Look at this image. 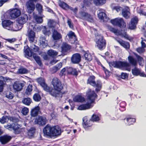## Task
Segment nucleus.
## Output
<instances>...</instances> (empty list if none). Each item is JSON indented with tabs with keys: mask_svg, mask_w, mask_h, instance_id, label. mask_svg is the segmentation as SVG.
<instances>
[{
	"mask_svg": "<svg viewBox=\"0 0 146 146\" xmlns=\"http://www.w3.org/2000/svg\"><path fill=\"white\" fill-rule=\"evenodd\" d=\"M110 22L114 26H118L120 28H122L126 26V23L123 19L121 18H116L111 19L110 20Z\"/></svg>",
	"mask_w": 146,
	"mask_h": 146,
	"instance_id": "7",
	"label": "nucleus"
},
{
	"mask_svg": "<svg viewBox=\"0 0 146 146\" xmlns=\"http://www.w3.org/2000/svg\"><path fill=\"white\" fill-rule=\"evenodd\" d=\"M83 57V58L87 62L90 61L92 59V56L91 54L86 52H84Z\"/></svg>",
	"mask_w": 146,
	"mask_h": 146,
	"instance_id": "35",
	"label": "nucleus"
},
{
	"mask_svg": "<svg viewBox=\"0 0 146 146\" xmlns=\"http://www.w3.org/2000/svg\"><path fill=\"white\" fill-rule=\"evenodd\" d=\"M61 129L59 126H51L47 124L43 130L44 135L49 137H54L59 135L61 133Z\"/></svg>",
	"mask_w": 146,
	"mask_h": 146,
	"instance_id": "1",
	"label": "nucleus"
},
{
	"mask_svg": "<svg viewBox=\"0 0 146 146\" xmlns=\"http://www.w3.org/2000/svg\"><path fill=\"white\" fill-rule=\"evenodd\" d=\"M91 105L90 103H88L86 104H82L79 105L78 108V109L79 110H84L90 108Z\"/></svg>",
	"mask_w": 146,
	"mask_h": 146,
	"instance_id": "31",
	"label": "nucleus"
},
{
	"mask_svg": "<svg viewBox=\"0 0 146 146\" xmlns=\"http://www.w3.org/2000/svg\"><path fill=\"white\" fill-rule=\"evenodd\" d=\"M24 52L25 53V55L29 57L33 56L34 55H35V54L34 52H33L32 50H31V49L29 47L25 49L24 48Z\"/></svg>",
	"mask_w": 146,
	"mask_h": 146,
	"instance_id": "36",
	"label": "nucleus"
},
{
	"mask_svg": "<svg viewBox=\"0 0 146 146\" xmlns=\"http://www.w3.org/2000/svg\"><path fill=\"white\" fill-rule=\"evenodd\" d=\"M47 122V119L45 117L39 116L36 117L35 121L36 124L40 125L43 126L45 125Z\"/></svg>",
	"mask_w": 146,
	"mask_h": 146,
	"instance_id": "11",
	"label": "nucleus"
},
{
	"mask_svg": "<svg viewBox=\"0 0 146 146\" xmlns=\"http://www.w3.org/2000/svg\"><path fill=\"white\" fill-rule=\"evenodd\" d=\"M32 51L35 52H38L39 50V48L38 46H36L35 45H34V47L32 49H31Z\"/></svg>",
	"mask_w": 146,
	"mask_h": 146,
	"instance_id": "59",
	"label": "nucleus"
},
{
	"mask_svg": "<svg viewBox=\"0 0 146 146\" xmlns=\"http://www.w3.org/2000/svg\"><path fill=\"white\" fill-rule=\"evenodd\" d=\"M67 23L69 27L71 28H73V25L70 19H69L67 21Z\"/></svg>",
	"mask_w": 146,
	"mask_h": 146,
	"instance_id": "62",
	"label": "nucleus"
},
{
	"mask_svg": "<svg viewBox=\"0 0 146 146\" xmlns=\"http://www.w3.org/2000/svg\"><path fill=\"white\" fill-rule=\"evenodd\" d=\"M109 64L110 66L115 68H123L128 71H130V64L126 61H121L119 60L113 61L110 62Z\"/></svg>",
	"mask_w": 146,
	"mask_h": 146,
	"instance_id": "3",
	"label": "nucleus"
},
{
	"mask_svg": "<svg viewBox=\"0 0 146 146\" xmlns=\"http://www.w3.org/2000/svg\"><path fill=\"white\" fill-rule=\"evenodd\" d=\"M122 15L125 19H128L129 18L130 12L127 9H123L122 11Z\"/></svg>",
	"mask_w": 146,
	"mask_h": 146,
	"instance_id": "37",
	"label": "nucleus"
},
{
	"mask_svg": "<svg viewBox=\"0 0 146 146\" xmlns=\"http://www.w3.org/2000/svg\"><path fill=\"white\" fill-rule=\"evenodd\" d=\"M4 83L3 80H0V92H3Z\"/></svg>",
	"mask_w": 146,
	"mask_h": 146,
	"instance_id": "55",
	"label": "nucleus"
},
{
	"mask_svg": "<svg viewBox=\"0 0 146 146\" xmlns=\"http://www.w3.org/2000/svg\"><path fill=\"white\" fill-rule=\"evenodd\" d=\"M82 120V125L85 129L92 126L93 125V122L91 120V118L88 119L87 117H84L83 118Z\"/></svg>",
	"mask_w": 146,
	"mask_h": 146,
	"instance_id": "16",
	"label": "nucleus"
},
{
	"mask_svg": "<svg viewBox=\"0 0 146 146\" xmlns=\"http://www.w3.org/2000/svg\"><path fill=\"white\" fill-rule=\"evenodd\" d=\"M123 9V8L119 6H116L113 7V9L115 10L117 12L122 11V10Z\"/></svg>",
	"mask_w": 146,
	"mask_h": 146,
	"instance_id": "54",
	"label": "nucleus"
},
{
	"mask_svg": "<svg viewBox=\"0 0 146 146\" xmlns=\"http://www.w3.org/2000/svg\"><path fill=\"white\" fill-rule=\"evenodd\" d=\"M95 77L94 75L90 76L87 80V84H89L94 87H96L95 91L97 92L99 91L101 88L102 83L100 80H98L96 82Z\"/></svg>",
	"mask_w": 146,
	"mask_h": 146,
	"instance_id": "5",
	"label": "nucleus"
},
{
	"mask_svg": "<svg viewBox=\"0 0 146 146\" xmlns=\"http://www.w3.org/2000/svg\"><path fill=\"white\" fill-rule=\"evenodd\" d=\"M40 108L39 106L35 107L31 111V114L32 117H35L37 116L40 111Z\"/></svg>",
	"mask_w": 146,
	"mask_h": 146,
	"instance_id": "26",
	"label": "nucleus"
},
{
	"mask_svg": "<svg viewBox=\"0 0 146 146\" xmlns=\"http://www.w3.org/2000/svg\"><path fill=\"white\" fill-rule=\"evenodd\" d=\"M95 36L97 47L100 50H103L106 48V41L104 39V36L98 33L95 35Z\"/></svg>",
	"mask_w": 146,
	"mask_h": 146,
	"instance_id": "4",
	"label": "nucleus"
},
{
	"mask_svg": "<svg viewBox=\"0 0 146 146\" xmlns=\"http://www.w3.org/2000/svg\"><path fill=\"white\" fill-rule=\"evenodd\" d=\"M8 0H0V7H2L3 5L7 2Z\"/></svg>",
	"mask_w": 146,
	"mask_h": 146,
	"instance_id": "63",
	"label": "nucleus"
},
{
	"mask_svg": "<svg viewBox=\"0 0 146 146\" xmlns=\"http://www.w3.org/2000/svg\"><path fill=\"white\" fill-rule=\"evenodd\" d=\"M101 115L100 114L94 113L91 116L90 118L93 122L98 123L101 120Z\"/></svg>",
	"mask_w": 146,
	"mask_h": 146,
	"instance_id": "23",
	"label": "nucleus"
},
{
	"mask_svg": "<svg viewBox=\"0 0 146 146\" xmlns=\"http://www.w3.org/2000/svg\"><path fill=\"white\" fill-rule=\"evenodd\" d=\"M12 130L14 131L15 134H18L20 133V131L19 130V127H18L17 124L16 123H13L12 124Z\"/></svg>",
	"mask_w": 146,
	"mask_h": 146,
	"instance_id": "34",
	"label": "nucleus"
},
{
	"mask_svg": "<svg viewBox=\"0 0 146 146\" xmlns=\"http://www.w3.org/2000/svg\"><path fill=\"white\" fill-rule=\"evenodd\" d=\"M106 0H94V2L96 5H102L105 3Z\"/></svg>",
	"mask_w": 146,
	"mask_h": 146,
	"instance_id": "46",
	"label": "nucleus"
},
{
	"mask_svg": "<svg viewBox=\"0 0 146 146\" xmlns=\"http://www.w3.org/2000/svg\"><path fill=\"white\" fill-rule=\"evenodd\" d=\"M40 45L43 48H45L48 45L47 41L46 40L44 36H41L39 40Z\"/></svg>",
	"mask_w": 146,
	"mask_h": 146,
	"instance_id": "30",
	"label": "nucleus"
},
{
	"mask_svg": "<svg viewBox=\"0 0 146 146\" xmlns=\"http://www.w3.org/2000/svg\"><path fill=\"white\" fill-rule=\"evenodd\" d=\"M6 41L5 42H6L7 41L11 43H12L15 41V39L14 38H12L11 39H5Z\"/></svg>",
	"mask_w": 146,
	"mask_h": 146,
	"instance_id": "61",
	"label": "nucleus"
},
{
	"mask_svg": "<svg viewBox=\"0 0 146 146\" xmlns=\"http://www.w3.org/2000/svg\"><path fill=\"white\" fill-rule=\"evenodd\" d=\"M117 42L124 48L126 49H129L130 47V44L128 42H125L121 39H118L117 40Z\"/></svg>",
	"mask_w": 146,
	"mask_h": 146,
	"instance_id": "25",
	"label": "nucleus"
},
{
	"mask_svg": "<svg viewBox=\"0 0 146 146\" xmlns=\"http://www.w3.org/2000/svg\"><path fill=\"white\" fill-rule=\"evenodd\" d=\"M59 6L63 9L66 8H68V5L64 2H61L59 4Z\"/></svg>",
	"mask_w": 146,
	"mask_h": 146,
	"instance_id": "51",
	"label": "nucleus"
},
{
	"mask_svg": "<svg viewBox=\"0 0 146 146\" xmlns=\"http://www.w3.org/2000/svg\"><path fill=\"white\" fill-rule=\"evenodd\" d=\"M27 11L29 14L33 12L35 9V6L34 3L27 1L26 4Z\"/></svg>",
	"mask_w": 146,
	"mask_h": 146,
	"instance_id": "19",
	"label": "nucleus"
},
{
	"mask_svg": "<svg viewBox=\"0 0 146 146\" xmlns=\"http://www.w3.org/2000/svg\"><path fill=\"white\" fill-rule=\"evenodd\" d=\"M22 102L26 105L29 106L32 102V100L29 98H24L22 100Z\"/></svg>",
	"mask_w": 146,
	"mask_h": 146,
	"instance_id": "38",
	"label": "nucleus"
},
{
	"mask_svg": "<svg viewBox=\"0 0 146 146\" xmlns=\"http://www.w3.org/2000/svg\"><path fill=\"white\" fill-rule=\"evenodd\" d=\"M52 84L53 86V89L56 92V91L58 92H61L63 88L61 82L60 80L56 77L54 78L52 80Z\"/></svg>",
	"mask_w": 146,
	"mask_h": 146,
	"instance_id": "6",
	"label": "nucleus"
},
{
	"mask_svg": "<svg viewBox=\"0 0 146 146\" xmlns=\"http://www.w3.org/2000/svg\"><path fill=\"white\" fill-rule=\"evenodd\" d=\"M102 68L104 71V72L106 74V76H108L110 74V71L106 69L104 66H103Z\"/></svg>",
	"mask_w": 146,
	"mask_h": 146,
	"instance_id": "60",
	"label": "nucleus"
},
{
	"mask_svg": "<svg viewBox=\"0 0 146 146\" xmlns=\"http://www.w3.org/2000/svg\"><path fill=\"white\" fill-rule=\"evenodd\" d=\"M7 119H9L8 116L7 115H4L2 118H0V122L2 124H4L6 122Z\"/></svg>",
	"mask_w": 146,
	"mask_h": 146,
	"instance_id": "49",
	"label": "nucleus"
},
{
	"mask_svg": "<svg viewBox=\"0 0 146 146\" xmlns=\"http://www.w3.org/2000/svg\"><path fill=\"white\" fill-rule=\"evenodd\" d=\"M33 56L37 64L39 66H41L42 64L40 57L39 56H36L35 53Z\"/></svg>",
	"mask_w": 146,
	"mask_h": 146,
	"instance_id": "41",
	"label": "nucleus"
},
{
	"mask_svg": "<svg viewBox=\"0 0 146 146\" xmlns=\"http://www.w3.org/2000/svg\"><path fill=\"white\" fill-rule=\"evenodd\" d=\"M128 60L129 64L134 66H136L137 64V60L132 56H129L128 57Z\"/></svg>",
	"mask_w": 146,
	"mask_h": 146,
	"instance_id": "29",
	"label": "nucleus"
},
{
	"mask_svg": "<svg viewBox=\"0 0 146 146\" xmlns=\"http://www.w3.org/2000/svg\"><path fill=\"white\" fill-rule=\"evenodd\" d=\"M37 82L43 88L44 90L49 94L55 98L59 97L60 94L56 92L53 89V88L48 86L46 83L45 80L43 78L40 77L36 79Z\"/></svg>",
	"mask_w": 146,
	"mask_h": 146,
	"instance_id": "2",
	"label": "nucleus"
},
{
	"mask_svg": "<svg viewBox=\"0 0 146 146\" xmlns=\"http://www.w3.org/2000/svg\"><path fill=\"white\" fill-rule=\"evenodd\" d=\"M28 70L26 68L22 67L19 68L17 72L20 74H26L28 73Z\"/></svg>",
	"mask_w": 146,
	"mask_h": 146,
	"instance_id": "39",
	"label": "nucleus"
},
{
	"mask_svg": "<svg viewBox=\"0 0 146 146\" xmlns=\"http://www.w3.org/2000/svg\"><path fill=\"white\" fill-rule=\"evenodd\" d=\"M80 14L82 16L84 17L87 21L91 23L93 22V18L90 14L84 11L81 12Z\"/></svg>",
	"mask_w": 146,
	"mask_h": 146,
	"instance_id": "22",
	"label": "nucleus"
},
{
	"mask_svg": "<svg viewBox=\"0 0 146 146\" xmlns=\"http://www.w3.org/2000/svg\"><path fill=\"white\" fill-rule=\"evenodd\" d=\"M12 139V137L7 134L0 136V142L2 145H5L10 142Z\"/></svg>",
	"mask_w": 146,
	"mask_h": 146,
	"instance_id": "15",
	"label": "nucleus"
},
{
	"mask_svg": "<svg viewBox=\"0 0 146 146\" xmlns=\"http://www.w3.org/2000/svg\"><path fill=\"white\" fill-rule=\"evenodd\" d=\"M32 87L33 86L31 85H29L26 89V92H28L29 93L32 90Z\"/></svg>",
	"mask_w": 146,
	"mask_h": 146,
	"instance_id": "57",
	"label": "nucleus"
},
{
	"mask_svg": "<svg viewBox=\"0 0 146 146\" xmlns=\"http://www.w3.org/2000/svg\"><path fill=\"white\" fill-rule=\"evenodd\" d=\"M34 18L37 23L40 24L43 21L42 17L36 15L34 16Z\"/></svg>",
	"mask_w": 146,
	"mask_h": 146,
	"instance_id": "47",
	"label": "nucleus"
},
{
	"mask_svg": "<svg viewBox=\"0 0 146 146\" xmlns=\"http://www.w3.org/2000/svg\"><path fill=\"white\" fill-rule=\"evenodd\" d=\"M108 28L109 30L112 33H114L115 35H121L127 40H130L131 39H132V38L130 37L127 34L126 32H124L123 33H122L119 32L117 29H115L111 26L108 27Z\"/></svg>",
	"mask_w": 146,
	"mask_h": 146,
	"instance_id": "8",
	"label": "nucleus"
},
{
	"mask_svg": "<svg viewBox=\"0 0 146 146\" xmlns=\"http://www.w3.org/2000/svg\"><path fill=\"white\" fill-rule=\"evenodd\" d=\"M126 121V124L128 125H133L136 121V119L134 118L131 117H126L124 119Z\"/></svg>",
	"mask_w": 146,
	"mask_h": 146,
	"instance_id": "33",
	"label": "nucleus"
},
{
	"mask_svg": "<svg viewBox=\"0 0 146 146\" xmlns=\"http://www.w3.org/2000/svg\"><path fill=\"white\" fill-rule=\"evenodd\" d=\"M75 102H82L85 100V98L81 95H77L73 99Z\"/></svg>",
	"mask_w": 146,
	"mask_h": 146,
	"instance_id": "32",
	"label": "nucleus"
},
{
	"mask_svg": "<svg viewBox=\"0 0 146 146\" xmlns=\"http://www.w3.org/2000/svg\"><path fill=\"white\" fill-rule=\"evenodd\" d=\"M28 17L27 15L22 14L17 20V22L21 25L25 23L28 20Z\"/></svg>",
	"mask_w": 146,
	"mask_h": 146,
	"instance_id": "17",
	"label": "nucleus"
},
{
	"mask_svg": "<svg viewBox=\"0 0 146 146\" xmlns=\"http://www.w3.org/2000/svg\"><path fill=\"white\" fill-rule=\"evenodd\" d=\"M54 21L51 19H49L48 22V24L50 27H54L53 24L54 23Z\"/></svg>",
	"mask_w": 146,
	"mask_h": 146,
	"instance_id": "58",
	"label": "nucleus"
},
{
	"mask_svg": "<svg viewBox=\"0 0 146 146\" xmlns=\"http://www.w3.org/2000/svg\"><path fill=\"white\" fill-rule=\"evenodd\" d=\"M47 54L50 56L53 57L57 55L58 54V53L55 50H50L48 51Z\"/></svg>",
	"mask_w": 146,
	"mask_h": 146,
	"instance_id": "42",
	"label": "nucleus"
},
{
	"mask_svg": "<svg viewBox=\"0 0 146 146\" xmlns=\"http://www.w3.org/2000/svg\"><path fill=\"white\" fill-rule=\"evenodd\" d=\"M62 66V63L60 62L57 64L55 66L53 67L52 70L54 72H56L59 70Z\"/></svg>",
	"mask_w": 146,
	"mask_h": 146,
	"instance_id": "40",
	"label": "nucleus"
},
{
	"mask_svg": "<svg viewBox=\"0 0 146 146\" xmlns=\"http://www.w3.org/2000/svg\"><path fill=\"white\" fill-rule=\"evenodd\" d=\"M3 27L9 30H12L13 29V23L9 20H4L2 21Z\"/></svg>",
	"mask_w": 146,
	"mask_h": 146,
	"instance_id": "14",
	"label": "nucleus"
},
{
	"mask_svg": "<svg viewBox=\"0 0 146 146\" xmlns=\"http://www.w3.org/2000/svg\"><path fill=\"white\" fill-rule=\"evenodd\" d=\"M21 14V10L17 8L10 10L9 12L10 16L12 19L17 18Z\"/></svg>",
	"mask_w": 146,
	"mask_h": 146,
	"instance_id": "12",
	"label": "nucleus"
},
{
	"mask_svg": "<svg viewBox=\"0 0 146 146\" xmlns=\"http://www.w3.org/2000/svg\"><path fill=\"white\" fill-rule=\"evenodd\" d=\"M128 77V75L126 73H122L121 75V78L122 79L127 78Z\"/></svg>",
	"mask_w": 146,
	"mask_h": 146,
	"instance_id": "56",
	"label": "nucleus"
},
{
	"mask_svg": "<svg viewBox=\"0 0 146 146\" xmlns=\"http://www.w3.org/2000/svg\"><path fill=\"white\" fill-rule=\"evenodd\" d=\"M140 70L135 67L132 70V74L133 75L137 76L140 74Z\"/></svg>",
	"mask_w": 146,
	"mask_h": 146,
	"instance_id": "43",
	"label": "nucleus"
},
{
	"mask_svg": "<svg viewBox=\"0 0 146 146\" xmlns=\"http://www.w3.org/2000/svg\"><path fill=\"white\" fill-rule=\"evenodd\" d=\"M36 7L37 10L39 13H41L42 12V6L40 3H37L36 5Z\"/></svg>",
	"mask_w": 146,
	"mask_h": 146,
	"instance_id": "48",
	"label": "nucleus"
},
{
	"mask_svg": "<svg viewBox=\"0 0 146 146\" xmlns=\"http://www.w3.org/2000/svg\"><path fill=\"white\" fill-rule=\"evenodd\" d=\"M120 108H119V110L123 111L125 110L126 103L124 102H121L119 104Z\"/></svg>",
	"mask_w": 146,
	"mask_h": 146,
	"instance_id": "45",
	"label": "nucleus"
},
{
	"mask_svg": "<svg viewBox=\"0 0 146 146\" xmlns=\"http://www.w3.org/2000/svg\"><path fill=\"white\" fill-rule=\"evenodd\" d=\"M97 97V95L94 91H91L88 94L87 99L89 103L91 105L94 102L95 98Z\"/></svg>",
	"mask_w": 146,
	"mask_h": 146,
	"instance_id": "13",
	"label": "nucleus"
},
{
	"mask_svg": "<svg viewBox=\"0 0 146 146\" xmlns=\"http://www.w3.org/2000/svg\"><path fill=\"white\" fill-rule=\"evenodd\" d=\"M81 61V56L80 54L75 53L73 54L71 58V63L74 64H78Z\"/></svg>",
	"mask_w": 146,
	"mask_h": 146,
	"instance_id": "9",
	"label": "nucleus"
},
{
	"mask_svg": "<svg viewBox=\"0 0 146 146\" xmlns=\"http://www.w3.org/2000/svg\"><path fill=\"white\" fill-rule=\"evenodd\" d=\"M52 37L54 40H59L62 38V35L60 33L58 32L56 30H54L53 31Z\"/></svg>",
	"mask_w": 146,
	"mask_h": 146,
	"instance_id": "28",
	"label": "nucleus"
},
{
	"mask_svg": "<svg viewBox=\"0 0 146 146\" xmlns=\"http://www.w3.org/2000/svg\"><path fill=\"white\" fill-rule=\"evenodd\" d=\"M66 72L68 74L76 76H77L78 75V72L76 69L72 67H66Z\"/></svg>",
	"mask_w": 146,
	"mask_h": 146,
	"instance_id": "24",
	"label": "nucleus"
},
{
	"mask_svg": "<svg viewBox=\"0 0 146 146\" xmlns=\"http://www.w3.org/2000/svg\"><path fill=\"white\" fill-rule=\"evenodd\" d=\"M27 36L28 39L30 43L34 42L35 37V34L32 29H29L27 31Z\"/></svg>",
	"mask_w": 146,
	"mask_h": 146,
	"instance_id": "20",
	"label": "nucleus"
},
{
	"mask_svg": "<svg viewBox=\"0 0 146 146\" xmlns=\"http://www.w3.org/2000/svg\"><path fill=\"white\" fill-rule=\"evenodd\" d=\"M33 99L36 102H39L41 100V97L40 95L38 93L35 94L33 96Z\"/></svg>",
	"mask_w": 146,
	"mask_h": 146,
	"instance_id": "44",
	"label": "nucleus"
},
{
	"mask_svg": "<svg viewBox=\"0 0 146 146\" xmlns=\"http://www.w3.org/2000/svg\"><path fill=\"white\" fill-rule=\"evenodd\" d=\"M106 15V14L103 12H100L98 14V17L99 19L104 20V17Z\"/></svg>",
	"mask_w": 146,
	"mask_h": 146,
	"instance_id": "50",
	"label": "nucleus"
},
{
	"mask_svg": "<svg viewBox=\"0 0 146 146\" xmlns=\"http://www.w3.org/2000/svg\"><path fill=\"white\" fill-rule=\"evenodd\" d=\"M24 86V84L22 83L15 82L13 85V89L16 91H18L21 90Z\"/></svg>",
	"mask_w": 146,
	"mask_h": 146,
	"instance_id": "27",
	"label": "nucleus"
},
{
	"mask_svg": "<svg viewBox=\"0 0 146 146\" xmlns=\"http://www.w3.org/2000/svg\"><path fill=\"white\" fill-rule=\"evenodd\" d=\"M138 18L135 17L131 19L130 23L129 24V27L130 29H134L136 28V25L138 23Z\"/></svg>",
	"mask_w": 146,
	"mask_h": 146,
	"instance_id": "21",
	"label": "nucleus"
},
{
	"mask_svg": "<svg viewBox=\"0 0 146 146\" xmlns=\"http://www.w3.org/2000/svg\"><path fill=\"white\" fill-rule=\"evenodd\" d=\"M29 111V109L25 107L23 108L21 110V113L24 115H27Z\"/></svg>",
	"mask_w": 146,
	"mask_h": 146,
	"instance_id": "53",
	"label": "nucleus"
},
{
	"mask_svg": "<svg viewBox=\"0 0 146 146\" xmlns=\"http://www.w3.org/2000/svg\"><path fill=\"white\" fill-rule=\"evenodd\" d=\"M67 35L70 40L71 39H73V41L71 42V43L75 45L74 47L75 48H76L77 45L79 44V43L74 33L72 31H70Z\"/></svg>",
	"mask_w": 146,
	"mask_h": 146,
	"instance_id": "10",
	"label": "nucleus"
},
{
	"mask_svg": "<svg viewBox=\"0 0 146 146\" xmlns=\"http://www.w3.org/2000/svg\"><path fill=\"white\" fill-rule=\"evenodd\" d=\"M5 96L9 99H11L13 97V94L11 92H8L6 94Z\"/></svg>",
	"mask_w": 146,
	"mask_h": 146,
	"instance_id": "52",
	"label": "nucleus"
},
{
	"mask_svg": "<svg viewBox=\"0 0 146 146\" xmlns=\"http://www.w3.org/2000/svg\"><path fill=\"white\" fill-rule=\"evenodd\" d=\"M12 124H7V125H5V127L6 129L11 130H12Z\"/></svg>",
	"mask_w": 146,
	"mask_h": 146,
	"instance_id": "64",
	"label": "nucleus"
},
{
	"mask_svg": "<svg viewBox=\"0 0 146 146\" xmlns=\"http://www.w3.org/2000/svg\"><path fill=\"white\" fill-rule=\"evenodd\" d=\"M71 47V46L66 42H63L61 46L62 53L64 55L66 54Z\"/></svg>",
	"mask_w": 146,
	"mask_h": 146,
	"instance_id": "18",
	"label": "nucleus"
}]
</instances>
